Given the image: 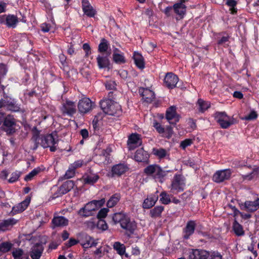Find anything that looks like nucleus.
Segmentation results:
<instances>
[{"instance_id": "f257e3e1", "label": "nucleus", "mask_w": 259, "mask_h": 259, "mask_svg": "<svg viewBox=\"0 0 259 259\" xmlns=\"http://www.w3.org/2000/svg\"><path fill=\"white\" fill-rule=\"evenodd\" d=\"M31 140L34 143V149H36L39 145L44 148H50L51 152H54L57 149L56 145L58 141L55 139L53 134L40 135L39 131L34 129Z\"/></svg>"}, {"instance_id": "f03ea898", "label": "nucleus", "mask_w": 259, "mask_h": 259, "mask_svg": "<svg viewBox=\"0 0 259 259\" xmlns=\"http://www.w3.org/2000/svg\"><path fill=\"white\" fill-rule=\"evenodd\" d=\"M114 224H119L121 228L125 230L127 233L133 234L137 229V224L135 221L131 220L130 218L123 213H116L112 217Z\"/></svg>"}, {"instance_id": "7ed1b4c3", "label": "nucleus", "mask_w": 259, "mask_h": 259, "mask_svg": "<svg viewBox=\"0 0 259 259\" xmlns=\"http://www.w3.org/2000/svg\"><path fill=\"white\" fill-rule=\"evenodd\" d=\"M103 112L110 115H119L121 113V106L111 99H104L100 102Z\"/></svg>"}, {"instance_id": "20e7f679", "label": "nucleus", "mask_w": 259, "mask_h": 259, "mask_svg": "<svg viewBox=\"0 0 259 259\" xmlns=\"http://www.w3.org/2000/svg\"><path fill=\"white\" fill-rule=\"evenodd\" d=\"M104 199L100 200H93L88 203L84 207L81 208L78 213L83 217H89L92 214V212L101 207L105 203Z\"/></svg>"}, {"instance_id": "39448f33", "label": "nucleus", "mask_w": 259, "mask_h": 259, "mask_svg": "<svg viewBox=\"0 0 259 259\" xmlns=\"http://www.w3.org/2000/svg\"><path fill=\"white\" fill-rule=\"evenodd\" d=\"M214 118L220 126L224 129L228 128L236 123L235 118L233 116H228L225 112H217Z\"/></svg>"}, {"instance_id": "423d86ee", "label": "nucleus", "mask_w": 259, "mask_h": 259, "mask_svg": "<svg viewBox=\"0 0 259 259\" xmlns=\"http://www.w3.org/2000/svg\"><path fill=\"white\" fill-rule=\"evenodd\" d=\"M144 172L147 175L152 176L155 180L162 182V179L164 176V172L158 165H150L145 168Z\"/></svg>"}, {"instance_id": "0eeeda50", "label": "nucleus", "mask_w": 259, "mask_h": 259, "mask_svg": "<svg viewBox=\"0 0 259 259\" xmlns=\"http://www.w3.org/2000/svg\"><path fill=\"white\" fill-rule=\"evenodd\" d=\"M187 255L189 259H207L210 253L204 249L190 248L187 250Z\"/></svg>"}, {"instance_id": "6e6552de", "label": "nucleus", "mask_w": 259, "mask_h": 259, "mask_svg": "<svg viewBox=\"0 0 259 259\" xmlns=\"http://www.w3.org/2000/svg\"><path fill=\"white\" fill-rule=\"evenodd\" d=\"M16 119L12 115H8L4 118L3 128L8 134H12L15 132Z\"/></svg>"}, {"instance_id": "1a4fd4ad", "label": "nucleus", "mask_w": 259, "mask_h": 259, "mask_svg": "<svg viewBox=\"0 0 259 259\" xmlns=\"http://www.w3.org/2000/svg\"><path fill=\"white\" fill-rule=\"evenodd\" d=\"M232 175V171L230 169H225L217 171L213 175V181L217 183H222L229 180Z\"/></svg>"}, {"instance_id": "9d476101", "label": "nucleus", "mask_w": 259, "mask_h": 259, "mask_svg": "<svg viewBox=\"0 0 259 259\" xmlns=\"http://www.w3.org/2000/svg\"><path fill=\"white\" fill-rule=\"evenodd\" d=\"M185 183L181 175H176L174 176L171 184V191L172 193L179 192L184 190Z\"/></svg>"}, {"instance_id": "9b49d317", "label": "nucleus", "mask_w": 259, "mask_h": 259, "mask_svg": "<svg viewBox=\"0 0 259 259\" xmlns=\"http://www.w3.org/2000/svg\"><path fill=\"white\" fill-rule=\"evenodd\" d=\"M92 108V103L88 98H83L79 100L78 103V109L79 112L87 113L89 112Z\"/></svg>"}, {"instance_id": "f8f14e48", "label": "nucleus", "mask_w": 259, "mask_h": 259, "mask_svg": "<svg viewBox=\"0 0 259 259\" xmlns=\"http://www.w3.org/2000/svg\"><path fill=\"white\" fill-rule=\"evenodd\" d=\"M81 245L84 249L96 246L98 243L97 241L94 239L91 236L83 234H82L79 239Z\"/></svg>"}, {"instance_id": "ddd939ff", "label": "nucleus", "mask_w": 259, "mask_h": 259, "mask_svg": "<svg viewBox=\"0 0 259 259\" xmlns=\"http://www.w3.org/2000/svg\"><path fill=\"white\" fill-rule=\"evenodd\" d=\"M141 136L138 134H132L128 137L127 141L128 148L130 150H134L142 144Z\"/></svg>"}, {"instance_id": "4468645a", "label": "nucleus", "mask_w": 259, "mask_h": 259, "mask_svg": "<svg viewBox=\"0 0 259 259\" xmlns=\"http://www.w3.org/2000/svg\"><path fill=\"white\" fill-rule=\"evenodd\" d=\"M111 54V52H107L106 55H99L97 57V64L100 69L109 68L110 66V61L109 57Z\"/></svg>"}, {"instance_id": "2eb2a0df", "label": "nucleus", "mask_w": 259, "mask_h": 259, "mask_svg": "<svg viewBox=\"0 0 259 259\" xmlns=\"http://www.w3.org/2000/svg\"><path fill=\"white\" fill-rule=\"evenodd\" d=\"M178 80L179 78L177 75L172 73H168L165 76L164 83L169 89H172L176 87Z\"/></svg>"}, {"instance_id": "dca6fc26", "label": "nucleus", "mask_w": 259, "mask_h": 259, "mask_svg": "<svg viewBox=\"0 0 259 259\" xmlns=\"http://www.w3.org/2000/svg\"><path fill=\"white\" fill-rule=\"evenodd\" d=\"M61 111L63 114L72 115L76 112L75 105L74 102L66 101L61 107Z\"/></svg>"}, {"instance_id": "f3484780", "label": "nucleus", "mask_w": 259, "mask_h": 259, "mask_svg": "<svg viewBox=\"0 0 259 259\" xmlns=\"http://www.w3.org/2000/svg\"><path fill=\"white\" fill-rule=\"evenodd\" d=\"M166 118L170 124H176L179 121V118L177 115L175 107H170L167 110Z\"/></svg>"}, {"instance_id": "a211bd4d", "label": "nucleus", "mask_w": 259, "mask_h": 259, "mask_svg": "<svg viewBox=\"0 0 259 259\" xmlns=\"http://www.w3.org/2000/svg\"><path fill=\"white\" fill-rule=\"evenodd\" d=\"M82 8L84 14L89 17H94L96 13V10L88 0L82 1Z\"/></svg>"}, {"instance_id": "6ab92c4d", "label": "nucleus", "mask_w": 259, "mask_h": 259, "mask_svg": "<svg viewBox=\"0 0 259 259\" xmlns=\"http://www.w3.org/2000/svg\"><path fill=\"white\" fill-rule=\"evenodd\" d=\"M30 202V198L27 197L24 200L13 207L12 213L16 214L25 210Z\"/></svg>"}, {"instance_id": "aec40b11", "label": "nucleus", "mask_w": 259, "mask_h": 259, "mask_svg": "<svg viewBox=\"0 0 259 259\" xmlns=\"http://www.w3.org/2000/svg\"><path fill=\"white\" fill-rule=\"evenodd\" d=\"M139 93L142 96L144 101L147 103H151L155 97L154 92L147 88H140Z\"/></svg>"}, {"instance_id": "412c9836", "label": "nucleus", "mask_w": 259, "mask_h": 259, "mask_svg": "<svg viewBox=\"0 0 259 259\" xmlns=\"http://www.w3.org/2000/svg\"><path fill=\"white\" fill-rule=\"evenodd\" d=\"M158 195L157 194H151L144 200L142 207L144 209H149L154 205L158 200Z\"/></svg>"}, {"instance_id": "4be33fe9", "label": "nucleus", "mask_w": 259, "mask_h": 259, "mask_svg": "<svg viewBox=\"0 0 259 259\" xmlns=\"http://www.w3.org/2000/svg\"><path fill=\"white\" fill-rule=\"evenodd\" d=\"M128 170L127 166L124 164H118L114 165L111 170L112 176H120Z\"/></svg>"}, {"instance_id": "5701e85b", "label": "nucleus", "mask_w": 259, "mask_h": 259, "mask_svg": "<svg viewBox=\"0 0 259 259\" xmlns=\"http://www.w3.org/2000/svg\"><path fill=\"white\" fill-rule=\"evenodd\" d=\"M44 248L41 244H35L31 249L30 256L32 259H39L41 255Z\"/></svg>"}, {"instance_id": "b1692460", "label": "nucleus", "mask_w": 259, "mask_h": 259, "mask_svg": "<svg viewBox=\"0 0 259 259\" xmlns=\"http://www.w3.org/2000/svg\"><path fill=\"white\" fill-rule=\"evenodd\" d=\"M196 224L194 221H190L187 223L186 226L184 230V238L188 239L192 235L195 229Z\"/></svg>"}, {"instance_id": "393cba45", "label": "nucleus", "mask_w": 259, "mask_h": 259, "mask_svg": "<svg viewBox=\"0 0 259 259\" xmlns=\"http://www.w3.org/2000/svg\"><path fill=\"white\" fill-rule=\"evenodd\" d=\"M16 223L17 220L14 218H10L2 221L0 222V231L4 232L8 230Z\"/></svg>"}, {"instance_id": "a878e982", "label": "nucleus", "mask_w": 259, "mask_h": 259, "mask_svg": "<svg viewBox=\"0 0 259 259\" xmlns=\"http://www.w3.org/2000/svg\"><path fill=\"white\" fill-rule=\"evenodd\" d=\"M53 228L64 227L68 225V220L62 216L55 217L52 221Z\"/></svg>"}, {"instance_id": "bb28decb", "label": "nucleus", "mask_w": 259, "mask_h": 259, "mask_svg": "<svg viewBox=\"0 0 259 259\" xmlns=\"http://www.w3.org/2000/svg\"><path fill=\"white\" fill-rule=\"evenodd\" d=\"M181 3H177L174 5L175 11L180 18H182L186 13V7L183 3L186 0H181Z\"/></svg>"}, {"instance_id": "cd10ccee", "label": "nucleus", "mask_w": 259, "mask_h": 259, "mask_svg": "<svg viewBox=\"0 0 259 259\" xmlns=\"http://www.w3.org/2000/svg\"><path fill=\"white\" fill-rule=\"evenodd\" d=\"M245 209L249 212H253L259 208V199H257L254 201H246L244 203Z\"/></svg>"}, {"instance_id": "c85d7f7f", "label": "nucleus", "mask_w": 259, "mask_h": 259, "mask_svg": "<svg viewBox=\"0 0 259 259\" xmlns=\"http://www.w3.org/2000/svg\"><path fill=\"white\" fill-rule=\"evenodd\" d=\"M133 59L136 65L139 68L143 69L145 67L144 58L140 53L137 52H135L133 55Z\"/></svg>"}, {"instance_id": "c756f323", "label": "nucleus", "mask_w": 259, "mask_h": 259, "mask_svg": "<svg viewBox=\"0 0 259 259\" xmlns=\"http://www.w3.org/2000/svg\"><path fill=\"white\" fill-rule=\"evenodd\" d=\"M113 60L117 64L124 63L125 62L123 54L117 48L113 50Z\"/></svg>"}, {"instance_id": "7c9ffc66", "label": "nucleus", "mask_w": 259, "mask_h": 259, "mask_svg": "<svg viewBox=\"0 0 259 259\" xmlns=\"http://www.w3.org/2000/svg\"><path fill=\"white\" fill-rule=\"evenodd\" d=\"M148 158V154L143 148H140L137 150L135 159L136 161L139 162H142L147 160Z\"/></svg>"}, {"instance_id": "2f4dec72", "label": "nucleus", "mask_w": 259, "mask_h": 259, "mask_svg": "<svg viewBox=\"0 0 259 259\" xmlns=\"http://www.w3.org/2000/svg\"><path fill=\"white\" fill-rule=\"evenodd\" d=\"M113 249L116 251L117 253L120 256H122L125 254L126 257H128V254L125 253V246L123 244L119 242H115L113 245Z\"/></svg>"}, {"instance_id": "473e14b6", "label": "nucleus", "mask_w": 259, "mask_h": 259, "mask_svg": "<svg viewBox=\"0 0 259 259\" xmlns=\"http://www.w3.org/2000/svg\"><path fill=\"white\" fill-rule=\"evenodd\" d=\"M73 187V182L71 180H68L65 182L60 187H59L60 191L64 195L69 192Z\"/></svg>"}, {"instance_id": "72a5a7b5", "label": "nucleus", "mask_w": 259, "mask_h": 259, "mask_svg": "<svg viewBox=\"0 0 259 259\" xmlns=\"http://www.w3.org/2000/svg\"><path fill=\"white\" fill-rule=\"evenodd\" d=\"M99 179V176L97 174H89L84 176V182L85 184L93 185L96 183Z\"/></svg>"}, {"instance_id": "f704fd0d", "label": "nucleus", "mask_w": 259, "mask_h": 259, "mask_svg": "<svg viewBox=\"0 0 259 259\" xmlns=\"http://www.w3.org/2000/svg\"><path fill=\"white\" fill-rule=\"evenodd\" d=\"M18 22L17 17L14 15H9L6 17V24L9 27H15Z\"/></svg>"}, {"instance_id": "c9c22d12", "label": "nucleus", "mask_w": 259, "mask_h": 259, "mask_svg": "<svg viewBox=\"0 0 259 259\" xmlns=\"http://www.w3.org/2000/svg\"><path fill=\"white\" fill-rule=\"evenodd\" d=\"M109 48V44L105 39H102L101 42L98 47V51L103 54L106 55L107 52H110L108 51Z\"/></svg>"}, {"instance_id": "e433bc0d", "label": "nucleus", "mask_w": 259, "mask_h": 259, "mask_svg": "<svg viewBox=\"0 0 259 259\" xmlns=\"http://www.w3.org/2000/svg\"><path fill=\"white\" fill-rule=\"evenodd\" d=\"M12 255L14 259H28V256L25 254L23 251L20 248H16L13 250Z\"/></svg>"}, {"instance_id": "4c0bfd02", "label": "nucleus", "mask_w": 259, "mask_h": 259, "mask_svg": "<svg viewBox=\"0 0 259 259\" xmlns=\"http://www.w3.org/2000/svg\"><path fill=\"white\" fill-rule=\"evenodd\" d=\"M153 154L159 158H163L168 155V151L163 148H153Z\"/></svg>"}, {"instance_id": "58836bf2", "label": "nucleus", "mask_w": 259, "mask_h": 259, "mask_svg": "<svg viewBox=\"0 0 259 259\" xmlns=\"http://www.w3.org/2000/svg\"><path fill=\"white\" fill-rule=\"evenodd\" d=\"M107 252L106 248L100 246L94 252V254L96 259H101Z\"/></svg>"}, {"instance_id": "ea45409f", "label": "nucleus", "mask_w": 259, "mask_h": 259, "mask_svg": "<svg viewBox=\"0 0 259 259\" xmlns=\"http://www.w3.org/2000/svg\"><path fill=\"white\" fill-rule=\"evenodd\" d=\"M233 229L235 234L237 236H242L244 234L242 226L236 221H235L233 223Z\"/></svg>"}, {"instance_id": "a19ab883", "label": "nucleus", "mask_w": 259, "mask_h": 259, "mask_svg": "<svg viewBox=\"0 0 259 259\" xmlns=\"http://www.w3.org/2000/svg\"><path fill=\"white\" fill-rule=\"evenodd\" d=\"M197 104L199 106V110L202 112H204L210 106V104L209 102L204 101L202 99L198 100Z\"/></svg>"}, {"instance_id": "79ce46f5", "label": "nucleus", "mask_w": 259, "mask_h": 259, "mask_svg": "<svg viewBox=\"0 0 259 259\" xmlns=\"http://www.w3.org/2000/svg\"><path fill=\"white\" fill-rule=\"evenodd\" d=\"M163 210V206H156L150 210V215L152 218L159 217L161 215V214Z\"/></svg>"}, {"instance_id": "37998d69", "label": "nucleus", "mask_w": 259, "mask_h": 259, "mask_svg": "<svg viewBox=\"0 0 259 259\" xmlns=\"http://www.w3.org/2000/svg\"><path fill=\"white\" fill-rule=\"evenodd\" d=\"M120 199V195L118 194L113 195L107 203L108 207H112L115 206Z\"/></svg>"}, {"instance_id": "c03bdc74", "label": "nucleus", "mask_w": 259, "mask_h": 259, "mask_svg": "<svg viewBox=\"0 0 259 259\" xmlns=\"http://www.w3.org/2000/svg\"><path fill=\"white\" fill-rule=\"evenodd\" d=\"M6 107L9 110L14 112L18 111L20 109L19 106L14 101H6Z\"/></svg>"}, {"instance_id": "a18cd8bd", "label": "nucleus", "mask_w": 259, "mask_h": 259, "mask_svg": "<svg viewBox=\"0 0 259 259\" xmlns=\"http://www.w3.org/2000/svg\"><path fill=\"white\" fill-rule=\"evenodd\" d=\"M41 171V169L39 167H36L33 169L31 172L27 175L24 178L26 181H30L32 180L33 178L38 175Z\"/></svg>"}, {"instance_id": "49530a36", "label": "nucleus", "mask_w": 259, "mask_h": 259, "mask_svg": "<svg viewBox=\"0 0 259 259\" xmlns=\"http://www.w3.org/2000/svg\"><path fill=\"white\" fill-rule=\"evenodd\" d=\"M259 177V167L253 169V170L249 175H243L242 177L244 180H250L252 178Z\"/></svg>"}, {"instance_id": "de8ad7c7", "label": "nucleus", "mask_w": 259, "mask_h": 259, "mask_svg": "<svg viewBox=\"0 0 259 259\" xmlns=\"http://www.w3.org/2000/svg\"><path fill=\"white\" fill-rule=\"evenodd\" d=\"M13 244L9 242L0 243V252L5 253L8 252L12 247Z\"/></svg>"}, {"instance_id": "09e8293b", "label": "nucleus", "mask_w": 259, "mask_h": 259, "mask_svg": "<svg viewBox=\"0 0 259 259\" xmlns=\"http://www.w3.org/2000/svg\"><path fill=\"white\" fill-rule=\"evenodd\" d=\"M160 201L164 204H168L171 202L170 196L165 192H162L160 194Z\"/></svg>"}, {"instance_id": "8fccbe9b", "label": "nucleus", "mask_w": 259, "mask_h": 259, "mask_svg": "<svg viewBox=\"0 0 259 259\" xmlns=\"http://www.w3.org/2000/svg\"><path fill=\"white\" fill-rule=\"evenodd\" d=\"M97 228L102 231H105L108 229V225L103 219L97 220Z\"/></svg>"}, {"instance_id": "3c124183", "label": "nucleus", "mask_w": 259, "mask_h": 259, "mask_svg": "<svg viewBox=\"0 0 259 259\" xmlns=\"http://www.w3.org/2000/svg\"><path fill=\"white\" fill-rule=\"evenodd\" d=\"M226 4L230 7V11L232 14H234L236 12V9L235 8L236 2L235 0H228Z\"/></svg>"}, {"instance_id": "603ef678", "label": "nucleus", "mask_w": 259, "mask_h": 259, "mask_svg": "<svg viewBox=\"0 0 259 259\" xmlns=\"http://www.w3.org/2000/svg\"><path fill=\"white\" fill-rule=\"evenodd\" d=\"M20 172L17 171L13 172L11 174L10 178L8 180L9 182L10 183H13L17 181L20 177Z\"/></svg>"}, {"instance_id": "864d4df0", "label": "nucleus", "mask_w": 259, "mask_h": 259, "mask_svg": "<svg viewBox=\"0 0 259 259\" xmlns=\"http://www.w3.org/2000/svg\"><path fill=\"white\" fill-rule=\"evenodd\" d=\"M257 117V114L256 111L252 110L247 115L243 117L242 119L246 120H251L256 119Z\"/></svg>"}, {"instance_id": "5fc2aeb1", "label": "nucleus", "mask_w": 259, "mask_h": 259, "mask_svg": "<svg viewBox=\"0 0 259 259\" xmlns=\"http://www.w3.org/2000/svg\"><path fill=\"white\" fill-rule=\"evenodd\" d=\"M97 220H91L87 221L85 224L88 228L93 230L97 228Z\"/></svg>"}, {"instance_id": "6e6d98bb", "label": "nucleus", "mask_w": 259, "mask_h": 259, "mask_svg": "<svg viewBox=\"0 0 259 259\" xmlns=\"http://www.w3.org/2000/svg\"><path fill=\"white\" fill-rule=\"evenodd\" d=\"M52 190L55 191V192L53 194L52 198V199H55L59 197L62 196L64 195L61 191H60L59 187H57L56 186H54L52 188Z\"/></svg>"}, {"instance_id": "4d7b16f0", "label": "nucleus", "mask_w": 259, "mask_h": 259, "mask_svg": "<svg viewBox=\"0 0 259 259\" xmlns=\"http://www.w3.org/2000/svg\"><path fill=\"white\" fill-rule=\"evenodd\" d=\"M153 126L159 134H164L165 128L159 123L155 122L153 123Z\"/></svg>"}, {"instance_id": "13d9d810", "label": "nucleus", "mask_w": 259, "mask_h": 259, "mask_svg": "<svg viewBox=\"0 0 259 259\" xmlns=\"http://www.w3.org/2000/svg\"><path fill=\"white\" fill-rule=\"evenodd\" d=\"M108 211H109V209L107 208H102L98 212V214L97 215L98 219H102L105 218L106 217Z\"/></svg>"}, {"instance_id": "bf43d9fd", "label": "nucleus", "mask_w": 259, "mask_h": 259, "mask_svg": "<svg viewBox=\"0 0 259 259\" xmlns=\"http://www.w3.org/2000/svg\"><path fill=\"white\" fill-rule=\"evenodd\" d=\"M75 174V169L71 167V166L69 168V169L66 171L65 174V178L66 179H70L74 176Z\"/></svg>"}, {"instance_id": "052dcab7", "label": "nucleus", "mask_w": 259, "mask_h": 259, "mask_svg": "<svg viewBox=\"0 0 259 259\" xmlns=\"http://www.w3.org/2000/svg\"><path fill=\"white\" fill-rule=\"evenodd\" d=\"M192 144V140L190 139H187L181 142L180 146L181 147L185 149L186 147L190 146Z\"/></svg>"}, {"instance_id": "680f3d73", "label": "nucleus", "mask_w": 259, "mask_h": 259, "mask_svg": "<svg viewBox=\"0 0 259 259\" xmlns=\"http://www.w3.org/2000/svg\"><path fill=\"white\" fill-rule=\"evenodd\" d=\"M211 259H222V255L217 251L209 252Z\"/></svg>"}, {"instance_id": "e2e57ef3", "label": "nucleus", "mask_w": 259, "mask_h": 259, "mask_svg": "<svg viewBox=\"0 0 259 259\" xmlns=\"http://www.w3.org/2000/svg\"><path fill=\"white\" fill-rule=\"evenodd\" d=\"M51 25L46 23H42L41 26V30L44 32H48L51 30Z\"/></svg>"}, {"instance_id": "0e129e2a", "label": "nucleus", "mask_w": 259, "mask_h": 259, "mask_svg": "<svg viewBox=\"0 0 259 259\" xmlns=\"http://www.w3.org/2000/svg\"><path fill=\"white\" fill-rule=\"evenodd\" d=\"M233 163L236 167H242L246 165V162L244 160H235Z\"/></svg>"}, {"instance_id": "69168bd1", "label": "nucleus", "mask_w": 259, "mask_h": 259, "mask_svg": "<svg viewBox=\"0 0 259 259\" xmlns=\"http://www.w3.org/2000/svg\"><path fill=\"white\" fill-rule=\"evenodd\" d=\"M7 69L6 66L3 64H0V77L2 78L7 73Z\"/></svg>"}, {"instance_id": "338daca9", "label": "nucleus", "mask_w": 259, "mask_h": 259, "mask_svg": "<svg viewBox=\"0 0 259 259\" xmlns=\"http://www.w3.org/2000/svg\"><path fill=\"white\" fill-rule=\"evenodd\" d=\"M83 164V161L81 160H77L76 161H75L73 163H72L71 166L74 169H75L76 168L81 167Z\"/></svg>"}, {"instance_id": "774afa93", "label": "nucleus", "mask_w": 259, "mask_h": 259, "mask_svg": "<svg viewBox=\"0 0 259 259\" xmlns=\"http://www.w3.org/2000/svg\"><path fill=\"white\" fill-rule=\"evenodd\" d=\"M79 241L76 240V239H73V238H71L69 239L68 242L67 243V245L68 247H71L73 245H74L75 244H76L77 243H78Z\"/></svg>"}]
</instances>
